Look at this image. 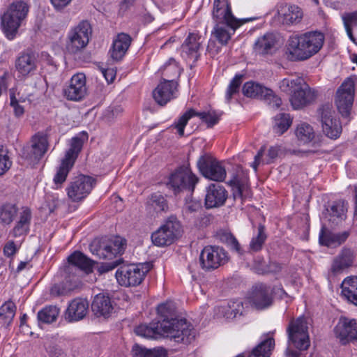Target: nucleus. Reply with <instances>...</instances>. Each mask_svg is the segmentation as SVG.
Listing matches in <instances>:
<instances>
[{
  "mask_svg": "<svg viewBox=\"0 0 357 357\" xmlns=\"http://www.w3.org/2000/svg\"><path fill=\"white\" fill-rule=\"evenodd\" d=\"M202 209L201 204L195 200H186L183 207V210L185 213H192Z\"/></svg>",
  "mask_w": 357,
  "mask_h": 357,
  "instance_id": "61",
  "label": "nucleus"
},
{
  "mask_svg": "<svg viewBox=\"0 0 357 357\" xmlns=\"http://www.w3.org/2000/svg\"><path fill=\"white\" fill-rule=\"evenodd\" d=\"M342 296L350 303L357 305V276H350L342 282Z\"/></svg>",
  "mask_w": 357,
  "mask_h": 357,
  "instance_id": "37",
  "label": "nucleus"
},
{
  "mask_svg": "<svg viewBox=\"0 0 357 357\" xmlns=\"http://www.w3.org/2000/svg\"><path fill=\"white\" fill-rule=\"evenodd\" d=\"M334 333L342 344L357 341V319L341 317L334 328Z\"/></svg>",
  "mask_w": 357,
  "mask_h": 357,
  "instance_id": "18",
  "label": "nucleus"
},
{
  "mask_svg": "<svg viewBox=\"0 0 357 357\" xmlns=\"http://www.w3.org/2000/svg\"><path fill=\"white\" fill-rule=\"evenodd\" d=\"M201 174L206 178L215 181H222L226 177V170L220 162L210 155H203L197 162Z\"/></svg>",
  "mask_w": 357,
  "mask_h": 357,
  "instance_id": "17",
  "label": "nucleus"
},
{
  "mask_svg": "<svg viewBox=\"0 0 357 357\" xmlns=\"http://www.w3.org/2000/svg\"><path fill=\"white\" fill-rule=\"evenodd\" d=\"M282 153V147L279 145L271 146L267 151L265 147H261L255 156V161L251 164L255 171H257L259 164H270Z\"/></svg>",
  "mask_w": 357,
  "mask_h": 357,
  "instance_id": "31",
  "label": "nucleus"
},
{
  "mask_svg": "<svg viewBox=\"0 0 357 357\" xmlns=\"http://www.w3.org/2000/svg\"><path fill=\"white\" fill-rule=\"evenodd\" d=\"M287 333L288 335V347L285 351L287 357H300V353L293 350L291 347L298 351H305L309 348L310 341L306 318L299 317L291 320L287 328Z\"/></svg>",
  "mask_w": 357,
  "mask_h": 357,
  "instance_id": "4",
  "label": "nucleus"
},
{
  "mask_svg": "<svg viewBox=\"0 0 357 357\" xmlns=\"http://www.w3.org/2000/svg\"><path fill=\"white\" fill-rule=\"evenodd\" d=\"M220 311L223 316L227 319H234L239 315H243L244 311L243 301L241 299H236L231 301L227 306L220 307Z\"/></svg>",
  "mask_w": 357,
  "mask_h": 357,
  "instance_id": "39",
  "label": "nucleus"
},
{
  "mask_svg": "<svg viewBox=\"0 0 357 357\" xmlns=\"http://www.w3.org/2000/svg\"><path fill=\"white\" fill-rule=\"evenodd\" d=\"M17 250V248L13 241L6 243L3 248L4 255L8 257L13 256Z\"/></svg>",
  "mask_w": 357,
  "mask_h": 357,
  "instance_id": "62",
  "label": "nucleus"
},
{
  "mask_svg": "<svg viewBox=\"0 0 357 357\" xmlns=\"http://www.w3.org/2000/svg\"><path fill=\"white\" fill-rule=\"evenodd\" d=\"M227 198V192L225 188L218 183H212L206 188V208H212L222 206Z\"/></svg>",
  "mask_w": 357,
  "mask_h": 357,
  "instance_id": "26",
  "label": "nucleus"
},
{
  "mask_svg": "<svg viewBox=\"0 0 357 357\" xmlns=\"http://www.w3.org/2000/svg\"><path fill=\"white\" fill-rule=\"evenodd\" d=\"M274 346L273 337H267L252 350L248 357H269Z\"/></svg>",
  "mask_w": 357,
  "mask_h": 357,
  "instance_id": "38",
  "label": "nucleus"
},
{
  "mask_svg": "<svg viewBox=\"0 0 357 357\" xmlns=\"http://www.w3.org/2000/svg\"><path fill=\"white\" fill-rule=\"evenodd\" d=\"M181 233V225L176 217L171 216L165 223L151 235L155 245L162 247L174 243Z\"/></svg>",
  "mask_w": 357,
  "mask_h": 357,
  "instance_id": "12",
  "label": "nucleus"
},
{
  "mask_svg": "<svg viewBox=\"0 0 357 357\" xmlns=\"http://www.w3.org/2000/svg\"><path fill=\"white\" fill-rule=\"evenodd\" d=\"M91 310L98 317H109L113 310L110 298L102 294H97L91 303Z\"/></svg>",
  "mask_w": 357,
  "mask_h": 357,
  "instance_id": "32",
  "label": "nucleus"
},
{
  "mask_svg": "<svg viewBox=\"0 0 357 357\" xmlns=\"http://www.w3.org/2000/svg\"><path fill=\"white\" fill-rule=\"evenodd\" d=\"M151 266L149 263L123 265L116 272V280L121 286L136 287L144 280Z\"/></svg>",
  "mask_w": 357,
  "mask_h": 357,
  "instance_id": "9",
  "label": "nucleus"
},
{
  "mask_svg": "<svg viewBox=\"0 0 357 357\" xmlns=\"http://www.w3.org/2000/svg\"><path fill=\"white\" fill-rule=\"evenodd\" d=\"M292 123L290 115L288 114H279L275 118L274 129L275 132L282 135L289 128Z\"/></svg>",
  "mask_w": 357,
  "mask_h": 357,
  "instance_id": "49",
  "label": "nucleus"
},
{
  "mask_svg": "<svg viewBox=\"0 0 357 357\" xmlns=\"http://www.w3.org/2000/svg\"><path fill=\"white\" fill-rule=\"evenodd\" d=\"M15 312L16 306L13 301L5 302L0 307V323L9 325L15 315Z\"/></svg>",
  "mask_w": 357,
  "mask_h": 357,
  "instance_id": "43",
  "label": "nucleus"
},
{
  "mask_svg": "<svg viewBox=\"0 0 357 357\" xmlns=\"http://www.w3.org/2000/svg\"><path fill=\"white\" fill-rule=\"evenodd\" d=\"M94 261L79 251H75L68 257V264L64 268L65 279L70 283V289L79 283L81 272L90 273L93 271Z\"/></svg>",
  "mask_w": 357,
  "mask_h": 357,
  "instance_id": "7",
  "label": "nucleus"
},
{
  "mask_svg": "<svg viewBox=\"0 0 357 357\" xmlns=\"http://www.w3.org/2000/svg\"><path fill=\"white\" fill-rule=\"evenodd\" d=\"M10 105L13 108L15 116L16 117L22 116L24 113V107L20 105L19 101L17 100L13 93H10Z\"/></svg>",
  "mask_w": 357,
  "mask_h": 357,
  "instance_id": "59",
  "label": "nucleus"
},
{
  "mask_svg": "<svg viewBox=\"0 0 357 357\" xmlns=\"http://www.w3.org/2000/svg\"><path fill=\"white\" fill-rule=\"evenodd\" d=\"M349 237V232L332 233L323 227L319 233V243L327 247H336L343 243Z\"/></svg>",
  "mask_w": 357,
  "mask_h": 357,
  "instance_id": "34",
  "label": "nucleus"
},
{
  "mask_svg": "<svg viewBox=\"0 0 357 357\" xmlns=\"http://www.w3.org/2000/svg\"><path fill=\"white\" fill-rule=\"evenodd\" d=\"M86 93V77L82 73L73 75L70 79V85L64 89V94L67 99L70 100H79Z\"/></svg>",
  "mask_w": 357,
  "mask_h": 357,
  "instance_id": "25",
  "label": "nucleus"
},
{
  "mask_svg": "<svg viewBox=\"0 0 357 357\" xmlns=\"http://www.w3.org/2000/svg\"><path fill=\"white\" fill-rule=\"evenodd\" d=\"M243 78L244 75L236 74L230 81L225 92L227 102H229L232 98H236L238 94Z\"/></svg>",
  "mask_w": 357,
  "mask_h": 357,
  "instance_id": "45",
  "label": "nucleus"
},
{
  "mask_svg": "<svg viewBox=\"0 0 357 357\" xmlns=\"http://www.w3.org/2000/svg\"><path fill=\"white\" fill-rule=\"evenodd\" d=\"M92 33V29L88 21H82L72 29L68 36L66 50L70 54L81 52L87 46Z\"/></svg>",
  "mask_w": 357,
  "mask_h": 357,
  "instance_id": "10",
  "label": "nucleus"
},
{
  "mask_svg": "<svg viewBox=\"0 0 357 357\" xmlns=\"http://www.w3.org/2000/svg\"><path fill=\"white\" fill-rule=\"evenodd\" d=\"M221 240L227 243L230 248L238 253H242L240 244L237 239L231 233H224Z\"/></svg>",
  "mask_w": 357,
  "mask_h": 357,
  "instance_id": "56",
  "label": "nucleus"
},
{
  "mask_svg": "<svg viewBox=\"0 0 357 357\" xmlns=\"http://www.w3.org/2000/svg\"><path fill=\"white\" fill-rule=\"evenodd\" d=\"M324 134L331 139L340 137L342 128L336 118L335 111L331 104L322 105L318 110Z\"/></svg>",
  "mask_w": 357,
  "mask_h": 357,
  "instance_id": "13",
  "label": "nucleus"
},
{
  "mask_svg": "<svg viewBox=\"0 0 357 357\" xmlns=\"http://www.w3.org/2000/svg\"><path fill=\"white\" fill-rule=\"evenodd\" d=\"M158 313L163 317V319H168V315L171 314L174 311L173 306L169 303H162L157 307ZM171 318L170 319H172Z\"/></svg>",
  "mask_w": 357,
  "mask_h": 357,
  "instance_id": "60",
  "label": "nucleus"
},
{
  "mask_svg": "<svg viewBox=\"0 0 357 357\" xmlns=\"http://www.w3.org/2000/svg\"><path fill=\"white\" fill-rule=\"evenodd\" d=\"M194 116H199L210 128L218 123L219 121V116L215 112H196L194 109H190L184 113L175 123V128L177 129L178 133L181 137L184 135V128L188 120Z\"/></svg>",
  "mask_w": 357,
  "mask_h": 357,
  "instance_id": "20",
  "label": "nucleus"
},
{
  "mask_svg": "<svg viewBox=\"0 0 357 357\" xmlns=\"http://www.w3.org/2000/svg\"><path fill=\"white\" fill-rule=\"evenodd\" d=\"M243 24V22L215 23L211 36L221 45H226L235 30Z\"/></svg>",
  "mask_w": 357,
  "mask_h": 357,
  "instance_id": "30",
  "label": "nucleus"
},
{
  "mask_svg": "<svg viewBox=\"0 0 357 357\" xmlns=\"http://www.w3.org/2000/svg\"><path fill=\"white\" fill-rule=\"evenodd\" d=\"M355 93V84L351 78L346 79L338 88L335 102L341 115L348 117L350 114Z\"/></svg>",
  "mask_w": 357,
  "mask_h": 357,
  "instance_id": "14",
  "label": "nucleus"
},
{
  "mask_svg": "<svg viewBox=\"0 0 357 357\" xmlns=\"http://www.w3.org/2000/svg\"><path fill=\"white\" fill-rule=\"evenodd\" d=\"M227 260V253L219 246H206L199 256L200 265L204 270L207 271L218 268L224 265Z\"/></svg>",
  "mask_w": 357,
  "mask_h": 357,
  "instance_id": "15",
  "label": "nucleus"
},
{
  "mask_svg": "<svg viewBox=\"0 0 357 357\" xmlns=\"http://www.w3.org/2000/svg\"><path fill=\"white\" fill-rule=\"evenodd\" d=\"M30 159L39 160L48 150L49 143L46 135L38 132L31 139Z\"/></svg>",
  "mask_w": 357,
  "mask_h": 357,
  "instance_id": "33",
  "label": "nucleus"
},
{
  "mask_svg": "<svg viewBox=\"0 0 357 357\" xmlns=\"http://www.w3.org/2000/svg\"><path fill=\"white\" fill-rule=\"evenodd\" d=\"M250 300L254 307L257 310H263L269 307L272 303L270 289L262 284L255 286Z\"/></svg>",
  "mask_w": 357,
  "mask_h": 357,
  "instance_id": "29",
  "label": "nucleus"
},
{
  "mask_svg": "<svg viewBox=\"0 0 357 357\" xmlns=\"http://www.w3.org/2000/svg\"><path fill=\"white\" fill-rule=\"evenodd\" d=\"M89 302L82 298L72 300L64 313L65 319L68 322H76L82 320L87 314Z\"/></svg>",
  "mask_w": 357,
  "mask_h": 357,
  "instance_id": "24",
  "label": "nucleus"
},
{
  "mask_svg": "<svg viewBox=\"0 0 357 357\" xmlns=\"http://www.w3.org/2000/svg\"><path fill=\"white\" fill-rule=\"evenodd\" d=\"M261 99L264 100L265 103L267 104L270 108L273 109H278L282 104L281 98L275 95L270 89L264 91V96Z\"/></svg>",
  "mask_w": 357,
  "mask_h": 357,
  "instance_id": "52",
  "label": "nucleus"
},
{
  "mask_svg": "<svg viewBox=\"0 0 357 357\" xmlns=\"http://www.w3.org/2000/svg\"><path fill=\"white\" fill-rule=\"evenodd\" d=\"M37 56L30 50L20 53L15 62V70L22 79L33 75L37 70Z\"/></svg>",
  "mask_w": 357,
  "mask_h": 357,
  "instance_id": "19",
  "label": "nucleus"
},
{
  "mask_svg": "<svg viewBox=\"0 0 357 357\" xmlns=\"http://www.w3.org/2000/svg\"><path fill=\"white\" fill-rule=\"evenodd\" d=\"M276 40L274 34L266 33L258 38L254 45L255 50L261 54H267L275 46Z\"/></svg>",
  "mask_w": 357,
  "mask_h": 357,
  "instance_id": "40",
  "label": "nucleus"
},
{
  "mask_svg": "<svg viewBox=\"0 0 357 357\" xmlns=\"http://www.w3.org/2000/svg\"><path fill=\"white\" fill-rule=\"evenodd\" d=\"M212 15L214 23L245 22V19L239 20L233 15L228 0H214Z\"/></svg>",
  "mask_w": 357,
  "mask_h": 357,
  "instance_id": "22",
  "label": "nucleus"
},
{
  "mask_svg": "<svg viewBox=\"0 0 357 357\" xmlns=\"http://www.w3.org/2000/svg\"><path fill=\"white\" fill-rule=\"evenodd\" d=\"M127 241L116 236L113 239H94L89 245L91 252L99 259L112 260L125 252Z\"/></svg>",
  "mask_w": 357,
  "mask_h": 357,
  "instance_id": "8",
  "label": "nucleus"
},
{
  "mask_svg": "<svg viewBox=\"0 0 357 357\" xmlns=\"http://www.w3.org/2000/svg\"><path fill=\"white\" fill-rule=\"evenodd\" d=\"M31 220V212L28 208H24L20 212L19 220L17 221L15 227L10 231L13 237H19L26 235L29 231V227Z\"/></svg>",
  "mask_w": 357,
  "mask_h": 357,
  "instance_id": "36",
  "label": "nucleus"
},
{
  "mask_svg": "<svg viewBox=\"0 0 357 357\" xmlns=\"http://www.w3.org/2000/svg\"><path fill=\"white\" fill-rule=\"evenodd\" d=\"M261 85L254 82H247V97L262 98L264 91L267 90Z\"/></svg>",
  "mask_w": 357,
  "mask_h": 357,
  "instance_id": "53",
  "label": "nucleus"
},
{
  "mask_svg": "<svg viewBox=\"0 0 357 357\" xmlns=\"http://www.w3.org/2000/svg\"><path fill=\"white\" fill-rule=\"evenodd\" d=\"M17 212L15 205L6 204L0 208V221L2 224L10 225Z\"/></svg>",
  "mask_w": 357,
  "mask_h": 357,
  "instance_id": "48",
  "label": "nucleus"
},
{
  "mask_svg": "<svg viewBox=\"0 0 357 357\" xmlns=\"http://www.w3.org/2000/svg\"><path fill=\"white\" fill-rule=\"evenodd\" d=\"M122 262V258H119L111 262L102 263L98 266V271L100 274L107 273L117 267Z\"/></svg>",
  "mask_w": 357,
  "mask_h": 357,
  "instance_id": "58",
  "label": "nucleus"
},
{
  "mask_svg": "<svg viewBox=\"0 0 357 357\" xmlns=\"http://www.w3.org/2000/svg\"><path fill=\"white\" fill-rule=\"evenodd\" d=\"M131 43V38L128 34L120 33L114 40L111 50V56L114 60L119 61L126 54Z\"/></svg>",
  "mask_w": 357,
  "mask_h": 357,
  "instance_id": "35",
  "label": "nucleus"
},
{
  "mask_svg": "<svg viewBox=\"0 0 357 357\" xmlns=\"http://www.w3.org/2000/svg\"><path fill=\"white\" fill-rule=\"evenodd\" d=\"M60 310L54 305L46 306L38 312L37 317L40 322L44 324H51L54 322L59 314Z\"/></svg>",
  "mask_w": 357,
  "mask_h": 357,
  "instance_id": "42",
  "label": "nucleus"
},
{
  "mask_svg": "<svg viewBox=\"0 0 357 357\" xmlns=\"http://www.w3.org/2000/svg\"><path fill=\"white\" fill-rule=\"evenodd\" d=\"M198 181L199 178L192 173L190 168L181 166L169 176L167 185L172 189L175 195L183 191L192 192Z\"/></svg>",
  "mask_w": 357,
  "mask_h": 357,
  "instance_id": "11",
  "label": "nucleus"
},
{
  "mask_svg": "<svg viewBox=\"0 0 357 357\" xmlns=\"http://www.w3.org/2000/svg\"><path fill=\"white\" fill-rule=\"evenodd\" d=\"M202 37L197 33H190L181 47V54L186 60L196 62L200 56Z\"/></svg>",
  "mask_w": 357,
  "mask_h": 357,
  "instance_id": "21",
  "label": "nucleus"
},
{
  "mask_svg": "<svg viewBox=\"0 0 357 357\" xmlns=\"http://www.w3.org/2000/svg\"><path fill=\"white\" fill-rule=\"evenodd\" d=\"M264 230V227L261 225H259L257 236L253 237L250 243V251L257 252L261 250L262 246L266 239V235Z\"/></svg>",
  "mask_w": 357,
  "mask_h": 357,
  "instance_id": "50",
  "label": "nucleus"
},
{
  "mask_svg": "<svg viewBox=\"0 0 357 357\" xmlns=\"http://www.w3.org/2000/svg\"><path fill=\"white\" fill-rule=\"evenodd\" d=\"M135 333L146 338H155L163 335L176 342L190 344L195 337L196 332L190 323L185 319H165L149 326L141 324L135 328Z\"/></svg>",
  "mask_w": 357,
  "mask_h": 357,
  "instance_id": "1",
  "label": "nucleus"
},
{
  "mask_svg": "<svg viewBox=\"0 0 357 357\" xmlns=\"http://www.w3.org/2000/svg\"><path fill=\"white\" fill-rule=\"evenodd\" d=\"M355 260L354 252L347 248H343L333 259L330 272L333 275L342 274L345 270L353 266Z\"/></svg>",
  "mask_w": 357,
  "mask_h": 357,
  "instance_id": "23",
  "label": "nucleus"
},
{
  "mask_svg": "<svg viewBox=\"0 0 357 357\" xmlns=\"http://www.w3.org/2000/svg\"><path fill=\"white\" fill-rule=\"evenodd\" d=\"M147 204L156 213L165 212L168 210V204L166 199L158 192L153 193L149 197Z\"/></svg>",
  "mask_w": 357,
  "mask_h": 357,
  "instance_id": "46",
  "label": "nucleus"
},
{
  "mask_svg": "<svg viewBox=\"0 0 357 357\" xmlns=\"http://www.w3.org/2000/svg\"><path fill=\"white\" fill-rule=\"evenodd\" d=\"M342 20L348 37L354 41V36H357V11L344 14Z\"/></svg>",
  "mask_w": 357,
  "mask_h": 357,
  "instance_id": "41",
  "label": "nucleus"
},
{
  "mask_svg": "<svg viewBox=\"0 0 357 357\" xmlns=\"http://www.w3.org/2000/svg\"><path fill=\"white\" fill-rule=\"evenodd\" d=\"M87 140L88 134L86 132H82L71 139L70 148L57 167L54 176L53 181L56 188H60L66 181L69 172L74 166L78 155L82 149L84 143Z\"/></svg>",
  "mask_w": 357,
  "mask_h": 357,
  "instance_id": "5",
  "label": "nucleus"
},
{
  "mask_svg": "<svg viewBox=\"0 0 357 357\" xmlns=\"http://www.w3.org/2000/svg\"><path fill=\"white\" fill-rule=\"evenodd\" d=\"M176 88L177 83L174 80L164 79L153 91V97L158 105L163 106L173 98Z\"/></svg>",
  "mask_w": 357,
  "mask_h": 357,
  "instance_id": "28",
  "label": "nucleus"
},
{
  "mask_svg": "<svg viewBox=\"0 0 357 357\" xmlns=\"http://www.w3.org/2000/svg\"><path fill=\"white\" fill-rule=\"evenodd\" d=\"M96 184V179L89 176L80 174L75 177L68 185V197L73 202H79L85 198Z\"/></svg>",
  "mask_w": 357,
  "mask_h": 357,
  "instance_id": "16",
  "label": "nucleus"
},
{
  "mask_svg": "<svg viewBox=\"0 0 357 357\" xmlns=\"http://www.w3.org/2000/svg\"><path fill=\"white\" fill-rule=\"evenodd\" d=\"M135 357H166V352L164 349H147L138 344H135L132 349Z\"/></svg>",
  "mask_w": 357,
  "mask_h": 357,
  "instance_id": "47",
  "label": "nucleus"
},
{
  "mask_svg": "<svg viewBox=\"0 0 357 357\" xmlns=\"http://www.w3.org/2000/svg\"><path fill=\"white\" fill-rule=\"evenodd\" d=\"M220 47L215 43V40L211 39L208 42L206 51L211 57L215 56L220 51Z\"/></svg>",
  "mask_w": 357,
  "mask_h": 357,
  "instance_id": "63",
  "label": "nucleus"
},
{
  "mask_svg": "<svg viewBox=\"0 0 357 357\" xmlns=\"http://www.w3.org/2000/svg\"><path fill=\"white\" fill-rule=\"evenodd\" d=\"M283 92L291 93L289 98L294 109H300L312 103L317 97L316 91L309 87L303 78H284L279 83Z\"/></svg>",
  "mask_w": 357,
  "mask_h": 357,
  "instance_id": "3",
  "label": "nucleus"
},
{
  "mask_svg": "<svg viewBox=\"0 0 357 357\" xmlns=\"http://www.w3.org/2000/svg\"><path fill=\"white\" fill-rule=\"evenodd\" d=\"M329 213L331 217L342 220L345 215L343 204L340 202L334 203L331 206Z\"/></svg>",
  "mask_w": 357,
  "mask_h": 357,
  "instance_id": "57",
  "label": "nucleus"
},
{
  "mask_svg": "<svg viewBox=\"0 0 357 357\" xmlns=\"http://www.w3.org/2000/svg\"><path fill=\"white\" fill-rule=\"evenodd\" d=\"M29 10L28 3L22 0L13 1L1 17V24L6 38L13 40L26 17Z\"/></svg>",
  "mask_w": 357,
  "mask_h": 357,
  "instance_id": "6",
  "label": "nucleus"
},
{
  "mask_svg": "<svg viewBox=\"0 0 357 357\" xmlns=\"http://www.w3.org/2000/svg\"><path fill=\"white\" fill-rule=\"evenodd\" d=\"M325 37L319 31H309L289 37L286 47L287 59L292 61H305L321 49Z\"/></svg>",
  "mask_w": 357,
  "mask_h": 357,
  "instance_id": "2",
  "label": "nucleus"
},
{
  "mask_svg": "<svg viewBox=\"0 0 357 357\" xmlns=\"http://www.w3.org/2000/svg\"><path fill=\"white\" fill-rule=\"evenodd\" d=\"M101 72L108 83H112L115 79V73L113 69H101Z\"/></svg>",
  "mask_w": 357,
  "mask_h": 357,
  "instance_id": "64",
  "label": "nucleus"
},
{
  "mask_svg": "<svg viewBox=\"0 0 357 357\" xmlns=\"http://www.w3.org/2000/svg\"><path fill=\"white\" fill-rule=\"evenodd\" d=\"M229 183L232 187L234 199H239L242 202L243 200V193L244 190V183L241 178L237 174L234 175L232 178L229 181Z\"/></svg>",
  "mask_w": 357,
  "mask_h": 357,
  "instance_id": "51",
  "label": "nucleus"
},
{
  "mask_svg": "<svg viewBox=\"0 0 357 357\" xmlns=\"http://www.w3.org/2000/svg\"><path fill=\"white\" fill-rule=\"evenodd\" d=\"M303 18L301 9L295 5L279 4L278 6V19L284 25L296 24Z\"/></svg>",
  "mask_w": 357,
  "mask_h": 357,
  "instance_id": "27",
  "label": "nucleus"
},
{
  "mask_svg": "<svg viewBox=\"0 0 357 357\" xmlns=\"http://www.w3.org/2000/svg\"><path fill=\"white\" fill-rule=\"evenodd\" d=\"M11 165L12 162L8 155V151L0 145V176L3 175Z\"/></svg>",
  "mask_w": 357,
  "mask_h": 357,
  "instance_id": "54",
  "label": "nucleus"
},
{
  "mask_svg": "<svg viewBox=\"0 0 357 357\" xmlns=\"http://www.w3.org/2000/svg\"><path fill=\"white\" fill-rule=\"evenodd\" d=\"M296 135L301 142L306 144L313 140L315 133L310 124L301 123L296 128Z\"/></svg>",
  "mask_w": 357,
  "mask_h": 357,
  "instance_id": "44",
  "label": "nucleus"
},
{
  "mask_svg": "<svg viewBox=\"0 0 357 357\" xmlns=\"http://www.w3.org/2000/svg\"><path fill=\"white\" fill-rule=\"evenodd\" d=\"M169 63L165 65L163 70V75L172 78L177 77L180 75V70L173 59H169Z\"/></svg>",
  "mask_w": 357,
  "mask_h": 357,
  "instance_id": "55",
  "label": "nucleus"
}]
</instances>
